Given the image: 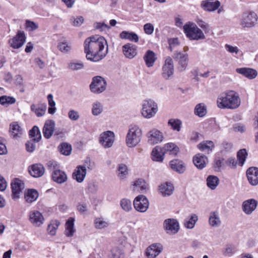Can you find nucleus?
I'll use <instances>...</instances> for the list:
<instances>
[{
    "mask_svg": "<svg viewBox=\"0 0 258 258\" xmlns=\"http://www.w3.org/2000/svg\"><path fill=\"white\" fill-rule=\"evenodd\" d=\"M119 37L122 39H127L135 42L139 41L138 36L134 32L123 31L119 34Z\"/></svg>",
    "mask_w": 258,
    "mask_h": 258,
    "instance_id": "obj_31",
    "label": "nucleus"
},
{
    "mask_svg": "<svg viewBox=\"0 0 258 258\" xmlns=\"http://www.w3.org/2000/svg\"><path fill=\"white\" fill-rule=\"evenodd\" d=\"M162 246L161 244L153 243L148 246L145 251L146 258H156L162 251Z\"/></svg>",
    "mask_w": 258,
    "mask_h": 258,
    "instance_id": "obj_13",
    "label": "nucleus"
},
{
    "mask_svg": "<svg viewBox=\"0 0 258 258\" xmlns=\"http://www.w3.org/2000/svg\"><path fill=\"white\" fill-rule=\"evenodd\" d=\"M38 192L34 189H28L25 193V201L29 203L35 201L38 197Z\"/></svg>",
    "mask_w": 258,
    "mask_h": 258,
    "instance_id": "obj_29",
    "label": "nucleus"
},
{
    "mask_svg": "<svg viewBox=\"0 0 258 258\" xmlns=\"http://www.w3.org/2000/svg\"><path fill=\"white\" fill-rule=\"evenodd\" d=\"M246 175L248 182L251 185L258 184V168L249 167L246 171Z\"/></svg>",
    "mask_w": 258,
    "mask_h": 258,
    "instance_id": "obj_19",
    "label": "nucleus"
},
{
    "mask_svg": "<svg viewBox=\"0 0 258 258\" xmlns=\"http://www.w3.org/2000/svg\"><path fill=\"white\" fill-rule=\"evenodd\" d=\"M86 173L87 171L86 167L85 166L79 165L74 170L72 174V177L78 182L81 183L84 181Z\"/></svg>",
    "mask_w": 258,
    "mask_h": 258,
    "instance_id": "obj_18",
    "label": "nucleus"
},
{
    "mask_svg": "<svg viewBox=\"0 0 258 258\" xmlns=\"http://www.w3.org/2000/svg\"><path fill=\"white\" fill-rule=\"evenodd\" d=\"M68 117L71 120L76 121L80 118V114L78 111L71 109L68 112Z\"/></svg>",
    "mask_w": 258,
    "mask_h": 258,
    "instance_id": "obj_59",
    "label": "nucleus"
},
{
    "mask_svg": "<svg viewBox=\"0 0 258 258\" xmlns=\"http://www.w3.org/2000/svg\"><path fill=\"white\" fill-rule=\"evenodd\" d=\"M170 165L173 170L179 173H183L185 170V166L183 165L182 162L177 159L171 161Z\"/></svg>",
    "mask_w": 258,
    "mask_h": 258,
    "instance_id": "obj_30",
    "label": "nucleus"
},
{
    "mask_svg": "<svg viewBox=\"0 0 258 258\" xmlns=\"http://www.w3.org/2000/svg\"><path fill=\"white\" fill-rule=\"evenodd\" d=\"M144 30L146 34L151 35L154 32V26L151 23H147L144 26Z\"/></svg>",
    "mask_w": 258,
    "mask_h": 258,
    "instance_id": "obj_62",
    "label": "nucleus"
},
{
    "mask_svg": "<svg viewBox=\"0 0 258 258\" xmlns=\"http://www.w3.org/2000/svg\"><path fill=\"white\" fill-rule=\"evenodd\" d=\"M163 228L167 233L174 234L177 233L179 231V224L177 220L169 218L164 220Z\"/></svg>",
    "mask_w": 258,
    "mask_h": 258,
    "instance_id": "obj_10",
    "label": "nucleus"
},
{
    "mask_svg": "<svg viewBox=\"0 0 258 258\" xmlns=\"http://www.w3.org/2000/svg\"><path fill=\"white\" fill-rule=\"evenodd\" d=\"M165 151L162 148L157 146L154 148L152 152V158L153 161L162 162L164 159Z\"/></svg>",
    "mask_w": 258,
    "mask_h": 258,
    "instance_id": "obj_27",
    "label": "nucleus"
},
{
    "mask_svg": "<svg viewBox=\"0 0 258 258\" xmlns=\"http://www.w3.org/2000/svg\"><path fill=\"white\" fill-rule=\"evenodd\" d=\"M157 104L152 99H147L142 101L141 113L146 118L154 117L158 112Z\"/></svg>",
    "mask_w": 258,
    "mask_h": 258,
    "instance_id": "obj_4",
    "label": "nucleus"
},
{
    "mask_svg": "<svg viewBox=\"0 0 258 258\" xmlns=\"http://www.w3.org/2000/svg\"><path fill=\"white\" fill-rule=\"evenodd\" d=\"M68 68L73 71H77L83 69L84 64L81 60H72L68 63Z\"/></svg>",
    "mask_w": 258,
    "mask_h": 258,
    "instance_id": "obj_33",
    "label": "nucleus"
},
{
    "mask_svg": "<svg viewBox=\"0 0 258 258\" xmlns=\"http://www.w3.org/2000/svg\"><path fill=\"white\" fill-rule=\"evenodd\" d=\"M223 159L219 158H216L214 161L213 167L215 171H219L223 165Z\"/></svg>",
    "mask_w": 258,
    "mask_h": 258,
    "instance_id": "obj_61",
    "label": "nucleus"
},
{
    "mask_svg": "<svg viewBox=\"0 0 258 258\" xmlns=\"http://www.w3.org/2000/svg\"><path fill=\"white\" fill-rule=\"evenodd\" d=\"M148 142L154 145L162 141L163 137L162 134L156 129L150 131L147 135Z\"/></svg>",
    "mask_w": 258,
    "mask_h": 258,
    "instance_id": "obj_17",
    "label": "nucleus"
},
{
    "mask_svg": "<svg viewBox=\"0 0 258 258\" xmlns=\"http://www.w3.org/2000/svg\"><path fill=\"white\" fill-rule=\"evenodd\" d=\"M236 72L249 80L253 79L257 76V71L250 68H237Z\"/></svg>",
    "mask_w": 258,
    "mask_h": 258,
    "instance_id": "obj_21",
    "label": "nucleus"
},
{
    "mask_svg": "<svg viewBox=\"0 0 258 258\" xmlns=\"http://www.w3.org/2000/svg\"><path fill=\"white\" fill-rule=\"evenodd\" d=\"M106 80L103 77L98 76L93 78L90 89L92 93L100 94L106 90Z\"/></svg>",
    "mask_w": 258,
    "mask_h": 258,
    "instance_id": "obj_6",
    "label": "nucleus"
},
{
    "mask_svg": "<svg viewBox=\"0 0 258 258\" xmlns=\"http://www.w3.org/2000/svg\"><path fill=\"white\" fill-rule=\"evenodd\" d=\"M205 0L201 3V6L205 11L213 12L216 10L220 6V2L219 1Z\"/></svg>",
    "mask_w": 258,
    "mask_h": 258,
    "instance_id": "obj_20",
    "label": "nucleus"
},
{
    "mask_svg": "<svg viewBox=\"0 0 258 258\" xmlns=\"http://www.w3.org/2000/svg\"><path fill=\"white\" fill-rule=\"evenodd\" d=\"M257 20V16L253 12L243 13L240 20V25L243 28H252L254 27Z\"/></svg>",
    "mask_w": 258,
    "mask_h": 258,
    "instance_id": "obj_7",
    "label": "nucleus"
},
{
    "mask_svg": "<svg viewBox=\"0 0 258 258\" xmlns=\"http://www.w3.org/2000/svg\"><path fill=\"white\" fill-rule=\"evenodd\" d=\"M247 155V153L245 149H241L238 152L237 156L239 161V164L241 166H242L244 164Z\"/></svg>",
    "mask_w": 258,
    "mask_h": 258,
    "instance_id": "obj_56",
    "label": "nucleus"
},
{
    "mask_svg": "<svg viewBox=\"0 0 258 258\" xmlns=\"http://www.w3.org/2000/svg\"><path fill=\"white\" fill-rule=\"evenodd\" d=\"M51 176L52 180L59 184L65 182L68 179L66 172L59 169L53 170L52 172Z\"/></svg>",
    "mask_w": 258,
    "mask_h": 258,
    "instance_id": "obj_23",
    "label": "nucleus"
},
{
    "mask_svg": "<svg viewBox=\"0 0 258 258\" xmlns=\"http://www.w3.org/2000/svg\"><path fill=\"white\" fill-rule=\"evenodd\" d=\"M195 113L199 117H203L207 113L206 107L203 103L197 104L195 108Z\"/></svg>",
    "mask_w": 258,
    "mask_h": 258,
    "instance_id": "obj_45",
    "label": "nucleus"
},
{
    "mask_svg": "<svg viewBox=\"0 0 258 258\" xmlns=\"http://www.w3.org/2000/svg\"><path fill=\"white\" fill-rule=\"evenodd\" d=\"M142 137V130L137 125L129 127L125 137V143L129 148H134L141 142Z\"/></svg>",
    "mask_w": 258,
    "mask_h": 258,
    "instance_id": "obj_3",
    "label": "nucleus"
},
{
    "mask_svg": "<svg viewBox=\"0 0 258 258\" xmlns=\"http://www.w3.org/2000/svg\"><path fill=\"white\" fill-rule=\"evenodd\" d=\"M162 149L165 151V154L166 152H169L170 154L176 155L179 151V148L174 144L172 143H169L165 144Z\"/></svg>",
    "mask_w": 258,
    "mask_h": 258,
    "instance_id": "obj_39",
    "label": "nucleus"
},
{
    "mask_svg": "<svg viewBox=\"0 0 258 258\" xmlns=\"http://www.w3.org/2000/svg\"><path fill=\"white\" fill-rule=\"evenodd\" d=\"M38 24L30 20H26L25 23V28L29 31H33L38 28Z\"/></svg>",
    "mask_w": 258,
    "mask_h": 258,
    "instance_id": "obj_57",
    "label": "nucleus"
},
{
    "mask_svg": "<svg viewBox=\"0 0 258 258\" xmlns=\"http://www.w3.org/2000/svg\"><path fill=\"white\" fill-rule=\"evenodd\" d=\"M16 102V99L14 97L2 96L0 97V104L2 105H8L14 104Z\"/></svg>",
    "mask_w": 258,
    "mask_h": 258,
    "instance_id": "obj_51",
    "label": "nucleus"
},
{
    "mask_svg": "<svg viewBox=\"0 0 258 258\" xmlns=\"http://www.w3.org/2000/svg\"><path fill=\"white\" fill-rule=\"evenodd\" d=\"M137 46L130 43H126L122 47L123 55L128 59H133L137 55Z\"/></svg>",
    "mask_w": 258,
    "mask_h": 258,
    "instance_id": "obj_14",
    "label": "nucleus"
},
{
    "mask_svg": "<svg viewBox=\"0 0 258 258\" xmlns=\"http://www.w3.org/2000/svg\"><path fill=\"white\" fill-rule=\"evenodd\" d=\"M30 138L36 142H39L41 139V135L38 127L34 126L29 131Z\"/></svg>",
    "mask_w": 258,
    "mask_h": 258,
    "instance_id": "obj_42",
    "label": "nucleus"
},
{
    "mask_svg": "<svg viewBox=\"0 0 258 258\" xmlns=\"http://www.w3.org/2000/svg\"><path fill=\"white\" fill-rule=\"evenodd\" d=\"M257 202L253 199H248L242 203V209L246 215L251 214L256 209Z\"/></svg>",
    "mask_w": 258,
    "mask_h": 258,
    "instance_id": "obj_16",
    "label": "nucleus"
},
{
    "mask_svg": "<svg viewBox=\"0 0 258 258\" xmlns=\"http://www.w3.org/2000/svg\"><path fill=\"white\" fill-rule=\"evenodd\" d=\"M183 30L186 36L190 39L200 40L205 38L203 31L194 23L188 22L183 26Z\"/></svg>",
    "mask_w": 258,
    "mask_h": 258,
    "instance_id": "obj_5",
    "label": "nucleus"
},
{
    "mask_svg": "<svg viewBox=\"0 0 258 258\" xmlns=\"http://www.w3.org/2000/svg\"><path fill=\"white\" fill-rule=\"evenodd\" d=\"M235 247L232 244L227 245L223 250V254L225 256H231L235 252Z\"/></svg>",
    "mask_w": 258,
    "mask_h": 258,
    "instance_id": "obj_52",
    "label": "nucleus"
},
{
    "mask_svg": "<svg viewBox=\"0 0 258 258\" xmlns=\"http://www.w3.org/2000/svg\"><path fill=\"white\" fill-rule=\"evenodd\" d=\"M133 185L136 187L135 189L139 190L141 192H144L148 188V184L142 178L136 180Z\"/></svg>",
    "mask_w": 258,
    "mask_h": 258,
    "instance_id": "obj_40",
    "label": "nucleus"
},
{
    "mask_svg": "<svg viewBox=\"0 0 258 258\" xmlns=\"http://www.w3.org/2000/svg\"><path fill=\"white\" fill-rule=\"evenodd\" d=\"M47 99L48 101V104L49 107L48 109V112L49 114H53L55 112L56 108L55 107V102L53 100V96L52 94H49L47 96Z\"/></svg>",
    "mask_w": 258,
    "mask_h": 258,
    "instance_id": "obj_54",
    "label": "nucleus"
},
{
    "mask_svg": "<svg viewBox=\"0 0 258 258\" xmlns=\"http://www.w3.org/2000/svg\"><path fill=\"white\" fill-rule=\"evenodd\" d=\"M117 176L120 179H124L128 174L127 166L124 164H118L117 168Z\"/></svg>",
    "mask_w": 258,
    "mask_h": 258,
    "instance_id": "obj_37",
    "label": "nucleus"
},
{
    "mask_svg": "<svg viewBox=\"0 0 258 258\" xmlns=\"http://www.w3.org/2000/svg\"><path fill=\"white\" fill-rule=\"evenodd\" d=\"M174 71V67L172 58L170 56L166 57L162 67V77L165 80H168L173 76Z\"/></svg>",
    "mask_w": 258,
    "mask_h": 258,
    "instance_id": "obj_8",
    "label": "nucleus"
},
{
    "mask_svg": "<svg viewBox=\"0 0 258 258\" xmlns=\"http://www.w3.org/2000/svg\"><path fill=\"white\" fill-rule=\"evenodd\" d=\"M193 162L198 169H202L206 167L208 160L206 156L198 154L193 157Z\"/></svg>",
    "mask_w": 258,
    "mask_h": 258,
    "instance_id": "obj_24",
    "label": "nucleus"
},
{
    "mask_svg": "<svg viewBox=\"0 0 258 258\" xmlns=\"http://www.w3.org/2000/svg\"><path fill=\"white\" fill-rule=\"evenodd\" d=\"M120 205L122 209L125 212H129L132 209V202L128 199H122L120 202Z\"/></svg>",
    "mask_w": 258,
    "mask_h": 258,
    "instance_id": "obj_53",
    "label": "nucleus"
},
{
    "mask_svg": "<svg viewBox=\"0 0 258 258\" xmlns=\"http://www.w3.org/2000/svg\"><path fill=\"white\" fill-rule=\"evenodd\" d=\"M47 167L48 170H57L58 169V164L55 161H49L47 163Z\"/></svg>",
    "mask_w": 258,
    "mask_h": 258,
    "instance_id": "obj_63",
    "label": "nucleus"
},
{
    "mask_svg": "<svg viewBox=\"0 0 258 258\" xmlns=\"http://www.w3.org/2000/svg\"><path fill=\"white\" fill-rule=\"evenodd\" d=\"M206 181L207 186L212 190L216 189L220 182L219 178L213 175H209L207 178Z\"/></svg>",
    "mask_w": 258,
    "mask_h": 258,
    "instance_id": "obj_32",
    "label": "nucleus"
},
{
    "mask_svg": "<svg viewBox=\"0 0 258 258\" xmlns=\"http://www.w3.org/2000/svg\"><path fill=\"white\" fill-rule=\"evenodd\" d=\"M72 24L75 27L81 26L83 22L84 18L82 16H78L77 17H72L70 19Z\"/></svg>",
    "mask_w": 258,
    "mask_h": 258,
    "instance_id": "obj_58",
    "label": "nucleus"
},
{
    "mask_svg": "<svg viewBox=\"0 0 258 258\" xmlns=\"http://www.w3.org/2000/svg\"><path fill=\"white\" fill-rule=\"evenodd\" d=\"M209 221L212 226H218L221 223L218 213L215 212L211 213L209 217Z\"/></svg>",
    "mask_w": 258,
    "mask_h": 258,
    "instance_id": "obj_44",
    "label": "nucleus"
},
{
    "mask_svg": "<svg viewBox=\"0 0 258 258\" xmlns=\"http://www.w3.org/2000/svg\"><path fill=\"white\" fill-rule=\"evenodd\" d=\"M134 207L138 212L144 213L148 209L149 203L147 198L144 195L137 196L134 201Z\"/></svg>",
    "mask_w": 258,
    "mask_h": 258,
    "instance_id": "obj_9",
    "label": "nucleus"
},
{
    "mask_svg": "<svg viewBox=\"0 0 258 258\" xmlns=\"http://www.w3.org/2000/svg\"><path fill=\"white\" fill-rule=\"evenodd\" d=\"M46 105L45 104L40 105L32 104L31 105V110L34 112L38 117L43 116L46 111Z\"/></svg>",
    "mask_w": 258,
    "mask_h": 258,
    "instance_id": "obj_34",
    "label": "nucleus"
},
{
    "mask_svg": "<svg viewBox=\"0 0 258 258\" xmlns=\"http://www.w3.org/2000/svg\"><path fill=\"white\" fill-rule=\"evenodd\" d=\"M58 148L60 153L64 155H70L72 150L71 146L66 143H62Z\"/></svg>",
    "mask_w": 258,
    "mask_h": 258,
    "instance_id": "obj_49",
    "label": "nucleus"
},
{
    "mask_svg": "<svg viewBox=\"0 0 258 258\" xmlns=\"http://www.w3.org/2000/svg\"><path fill=\"white\" fill-rule=\"evenodd\" d=\"M30 175L34 177H39L44 173V168L41 164H35L29 167Z\"/></svg>",
    "mask_w": 258,
    "mask_h": 258,
    "instance_id": "obj_25",
    "label": "nucleus"
},
{
    "mask_svg": "<svg viewBox=\"0 0 258 258\" xmlns=\"http://www.w3.org/2000/svg\"><path fill=\"white\" fill-rule=\"evenodd\" d=\"M174 187L171 183H165L159 186V190L161 195L164 196H170L173 190Z\"/></svg>",
    "mask_w": 258,
    "mask_h": 258,
    "instance_id": "obj_28",
    "label": "nucleus"
},
{
    "mask_svg": "<svg viewBox=\"0 0 258 258\" xmlns=\"http://www.w3.org/2000/svg\"><path fill=\"white\" fill-rule=\"evenodd\" d=\"M84 46L86 58L91 61L97 62L102 60L108 53L107 41L102 36L94 35L87 38Z\"/></svg>",
    "mask_w": 258,
    "mask_h": 258,
    "instance_id": "obj_1",
    "label": "nucleus"
},
{
    "mask_svg": "<svg viewBox=\"0 0 258 258\" xmlns=\"http://www.w3.org/2000/svg\"><path fill=\"white\" fill-rule=\"evenodd\" d=\"M74 219L70 218L66 223L65 234L68 237L73 235L75 230L74 229Z\"/></svg>",
    "mask_w": 258,
    "mask_h": 258,
    "instance_id": "obj_36",
    "label": "nucleus"
},
{
    "mask_svg": "<svg viewBox=\"0 0 258 258\" xmlns=\"http://www.w3.org/2000/svg\"><path fill=\"white\" fill-rule=\"evenodd\" d=\"M59 225L60 222L59 221L57 220H51L47 226V230L48 233L52 236L55 235Z\"/></svg>",
    "mask_w": 258,
    "mask_h": 258,
    "instance_id": "obj_41",
    "label": "nucleus"
},
{
    "mask_svg": "<svg viewBox=\"0 0 258 258\" xmlns=\"http://www.w3.org/2000/svg\"><path fill=\"white\" fill-rule=\"evenodd\" d=\"M38 142H36L33 139L28 141L26 143V148L27 151L29 152H33L36 148V143Z\"/></svg>",
    "mask_w": 258,
    "mask_h": 258,
    "instance_id": "obj_60",
    "label": "nucleus"
},
{
    "mask_svg": "<svg viewBox=\"0 0 258 258\" xmlns=\"http://www.w3.org/2000/svg\"><path fill=\"white\" fill-rule=\"evenodd\" d=\"M168 125H170L171 128L177 132L180 131L181 128V121L178 119H170L168 122Z\"/></svg>",
    "mask_w": 258,
    "mask_h": 258,
    "instance_id": "obj_48",
    "label": "nucleus"
},
{
    "mask_svg": "<svg viewBox=\"0 0 258 258\" xmlns=\"http://www.w3.org/2000/svg\"><path fill=\"white\" fill-rule=\"evenodd\" d=\"M103 111L102 104L99 101H95L92 104V113L94 116H98Z\"/></svg>",
    "mask_w": 258,
    "mask_h": 258,
    "instance_id": "obj_43",
    "label": "nucleus"
},
{
    "mask_svg": "<svg viewBox=\"0 0 258 258\" xmlns=\"http://www.w3.org/2000/svg\"><path fill=\"white\" fill-rule=\"evenodd\" d=\"M198 220V217L197 215L191 214L188 217L185 219L184 225L188 229H192L194 227Z\"/></svg>",
    "mask_w": 258,
    "mask_h": 258,
    "instance_id": "obj_38",
    "label": "nucleus"
},
{
    "mask_svg": "<svg viewBox=\"0 0 258 258\" xmlns=\"http://www.w3.org/2000/svg\"><path fill=\"white\" fill-rule=\"evenodd\" d=\"M58 48L61 52L64 53H67L72 49V46L68 42L64 40L58 43Z\"/></svg>",
    "mask_w": 258,
    "mask_h": 258,
    "instance_id": "obj_46",
    "label": "nucleus"
},
{
    "mask_svg": "<svg viewBox=\"0 0 258 258\" xmlns=\"http://www.w3.org/2000/svg\"><path fill=\"white\" fill-rule=\"evenodd\" d=\"M29 217L31 223L36 227H39L44 223V218L43 216L38 211L33 210L30 211Z\"/></svg>",
    "mask_w": 258,
    "mask_h": 258,
    "instance_id": "obj_15",
    "label": "nucleus"
},
{
    "mask_svg": "<svg viewBox=\"0 0 258 258\" xmlns=\"http://www.w3.org/2000/svg\"><path fill=\"white\" fill-rule=\"evenodd\" d=\"M125 254L122 250L114 247L111 250L110 258H124Z\"/></svg>",
    "mask_w": 258,
    "mask_h": 258,
    "instance_id": "obj_47",
    "label": "nucleus"
},
{
    "mask_svg": "<svg viewBox=\"0 0 258 258\" xmlns=\"http://www.w3.org/2000/svg\"><path fill=\"white\" fill-rule=\"evenodd\" d=\"M214 147L213 142L210 141H204L198 145V148L199 150L207 153L211 152Z\"/></svg>",
    "mask_w": 258,
    "mask_h": 258,
    "instance_id": "obj_35",
    "label": "nucleus"
},
{
    "mask_svg": "<svg viewBox=\"0 0 258 258\" xmlns=\"http://www.w3.org/2000/svg\"><path fill=\"white\" fill-rule=\"evenodd\" d=\"M217 103L220 108L235 109L240 106L241 100L237 92L233 90H228L219 95Z\"/></svg>",
    "mask_w": 258,
    "mask_h": 258,
    "instance_id": "obj_2",
    "label": "nucleus"
},
{
    "mask_svg": "<svg viewBox=\"0 0 258 258\" xmlns=\"http://www.w3.org/2000/svg\"><path fill=\"white\" fill-rule=\"evenodd\" d=\"M94 224L96 228L102 229L107 227L109 225V223L103 218H98L95 220Z\"/></svg>",
    "mask_w": 258,
    "mask_h": 258,
    "instance_id": "obj_55",
    "label": "nucleus"
},
{
    "mask_svg": "<svg viewBox=\"0 0 258 258\" xmlns=\"http://www.w3.org/2000/svg\"><path fill=\"white\" fill-rule=\"evenodd\" d=\"M26 36L24 31L17 32V49L22 46L26 42Z\"/></svg>",
    "mask_w": 258,
    "mask_h": 258,
    "instance_id": "obj_50",
    "label": "nucleus"
},
{
    "mask_svg": "<svg viewBox=\"0 0 258 258\" xmlns=\"http://www.w3.org/2000/svg\"><path fill=\"white\" fill-rule=\"evenodd\" d=\"M174 56L178 61L177 70L179 72L185 70L188 62V55L187 53L176 52L174 53Z\"/></svg>",
    "mask_w": 258,
    "mask_h": 258,
    "instance_id": "obj_12",
    "label": "nucleus"
},
{
    "mask_svg": "<svg viewBox=\"0 0 258 258\" xmlns=\"http://www.w3.org/2000/svg\"><path fill=\"white\" fill-rule=\"evenodd\" d=\"M114 134L111 131H106L102 133L99 138V142L101 145L105 148L111 147L114 142Z\"/></svg>",
    "mask_w": 258,
    "mask_h": 258,
    "instance_id": "obj_11",
    "label": "nucleus"
},
{
    "mask_svg": "<svg viewBox=\"0 0 258 258\" xmlns=\"http://www.w3.org/2000/svg\"><path fill=\"white\" fill-rule=\"evenodd\" d=\"M55 121L53 120H47L44 125L42 132L44 137L48 139L52 136L55 127Z\"/></svg>",
    "mask_w": 258,
    "mask_h": 258,
    "instance_id": "obj_22",
    "label": "nucleus"
},
{
    "mask_svg": "<svg viewBox=\"0 0 258 258\" xmlns=\"http://www.w3.org/2000/svg\"><path fill=\"white\" fill-rule=\"evenodd\" d=\"M143 59L145 62L146 65L148 68H151L154 66V64L157 59V57L154 51L148 50L146 52L143 57Z\"/></svg>",
    "mask_w": 258,
    "mask_h": 258,
    "instance_id": "obj_26",
    "label": "nucleus"
},
{
    "mask_svg": "<svg viewBox=\"0 0 258 258\" xmlns=\"http://www.w3.org/2000/svg\"><path fill=\"white\" fill-rule=\"evenodd\" d=\"M197 23L198 25L205 31V32H209L210 29L209 26L208 24L200 19H198L197 21Z\"/></svg>",
    "mask_w": 258,
    "mask_h": 258,
    "instance_id": "obj_64",
    "label": "nucleus"
}]
</instances>
